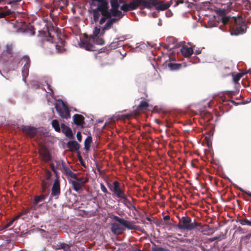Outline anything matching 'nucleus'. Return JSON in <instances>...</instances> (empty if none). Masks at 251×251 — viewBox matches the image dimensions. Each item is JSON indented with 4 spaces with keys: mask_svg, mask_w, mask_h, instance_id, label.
<instances>
[{
    "mask_svg": "<svg viewBox=\"0 0 251 251\" xmlns=\"http://www.w3.org/2000/svg\"><path fill=\"white\" fill-rule=\"evenodd\" d=\"M90 0L91 6H97L88 10L92 15L91 24L98 23L99 25L94 27L92 35L85 33L84 36L89 41L99 45L104 44L103 36L105 31L110 29L113 24L122 18L127 11L136 9L139 6L141 10L145 8L151 9L152 6H155L157 10H165L170 6L168 3L158 0H132L129 3L125 0H110L111 9L109 10L107 0Z\"/></svg>",
    "mask_w": 251,
    "mask_h": 251,
    "instance_id": "f257e3e1",
    "label": "nucleus"
},
{
    "mask_svg": "<svg viewBox=\"0 0 251 251\" xmlns=\"http://www.w3.org/2000/svg\"><path fill=\"white\" fill-rule=\"evenodd\" d=\"M223 23L229 25L231 34L237 35L245 33L246 30V20L242 17H225L223 18Z\"/></svg>",
    "mask_w": 251,
    "mask_h": 251,
    "instance_id": "f03ea898",
    "label": "nucleus"
},
{
    "mask_svg": "<svg viewBox=\"0 0 251 251\" xmlns=\"http://www.w3.org/2000/svg\"><path fill=\"white\" fill-rule=\"evenodd\" d=\"M44 161L48 163L51 170L55 174V176H58V170H63L66 175V170H70L67 167L65 162L60 158H43Z\"/></svg>",
    "mask_w": 251,
    "mask_h": 251,
    "instance_id": "7ed1b4c3",
    "label": "nucleus"
},
{
    "mask_svg": "<svg viewBox=\"0 0 251 251\" xmlns=\"http://www.w3.org/2000/svg\"><path fill=\"white\" fill-rule=\"evenodd\" d=\"M201 223L197 222L195 220L193 222L190 217L183 216L180 220L177 227L181 230L191 231L194 229L197 226H201Z\"/></svg>",
    "mask_w": 251,
    "mask_h": 251,
    "instance_id": "20e7f679",
    "label": "nucleus"
},
{
    "mask_svg": "<svg viewBox=\"0 0 251 251\" xmlns=\"http://www.w3.org/2000/svg\"><path fill=\"white\" fill-rule=\"evenodd\" d=\"M55 109L60 117L64 119H69L71 117L70 110L68 107L63 102L61 105L56 104Z\"/></svg>",
    "mask_w": 251,
    "mask_h": 251,
    "instance_id": "39448f33",
    "label": "nucleus"
},
{
    "mask_svg": "<svg viewBox=\"0 0 251 251\" xmlns=\"http://www.w3.org/2000/svg\"><path fill=\"white\" fill-rule=\"evenodd\" d=\"M113 219L116 221L120 223L121 225H122L123 226L127 228L128 229L135 230L137 229V226L134 225V222H130L126 221L116 215L113 216Z\"/></svg>",
    "mask_w": 251,
    "mask_h": 251,
    "instance_id": "423d86ee",
    "label": "nucleus"
},
{
    "mask_svg": "<svg viewBox=\"0 0 251 251\" xmlns=\"http://www.w3.org/2000/svg\"><path fill=\"white\" fill-rule=\"evenodd\" d=\"M111 190L114 194L118 198L122 199L124 200L126 197L124 191L120 188V183L117 181L113 182Z\"/></svg>",
    "mask_w": 251,
    "mask_h": 251,
    "instance_id": "0eeeda50",
    "label": "nucleus"
},
{
    "mask_svg": "<svg viewBox=\"0 0 251 251\" xmlns=\"http://www.w3.org/2000/svg\"><path fill=\"white\" fill-rule=\"evenodd\" d=\"M231 4L232 2H230V0H228L226 3H223L221 7L218 8L216 10L217 13L219 16H222V19L226 17V15L230 11Z\"/></svg>",
    "mask_w": 251,
    "mask_h": 251,
    "instance_id": "6e6552de",
    "label": "nucleus"
},
{
    "mask_svg": "<svg viewBox=\"0 0 251 251\" xmlns=\"http://www.w3.org/2000/svg\"><path fill=\"white\" fill-rule=\"evenodd\" d=\"M61 193L60 184L59 176H56L54 183L51 188V196L57 199Z\"/></svg>",
    "mask_w": 251,
    "mask_h": 251,
    "instance_id": "1a4fd4ad",
    "label": "nucleus"
},
{
    "mask_svg": "<svg viewBox=\"0 0 251 251\" xmlns=\"http://www.w3.org/2000/svg\"><path fill=\"white\" fill-rule=\"evenodd\" d=\"M66 171L67 176L70 177L71 178L75 179L84 185L88 181V179L87 177L84 176L78 177L77 174L74 173L70 169L66 170Z\"/></svg>",
    "mask_w": 251,
    "mask_h": 251,
    "instance_id": "9d476101",
    "label": "nucleus"
},
{
    "mask_svg": "<svg viewBox=\"0 0 251 251\" xmlns=\"http://www.w3.org/2000/svg\"><path fill=\"white\" fill-rule=\"evenodd\" d=\"M21 129L25 134L31 138L34 137L37 132V129L31 126H22Z\"/></svg>",
    "mask_w": 251,
    "mask_h": 251,
    "instance_id": "9b49d317",
    "label": "nucleus"
},
{
    "mask_svg": "<svg viewBox=\"0 0 251 251\" xmlns=\"http://www.w3.org/2000/svg\"><path fill=\"white\" fill-rule=\"evenodd\" d=\"M51 176L52 174L50 170L48 169L45 170L44 176L45 178L42 180V188L43 191H45L46 189L48 184L47 181L50 179Z\"/></svg>",
    "mask_w": 251,
    "mask_h": 251,
    "instance_id": "f8f14e48",
    "label": "nucleus"
},
{
    "mask_svg": "<svg viewBox=\"0 0 251 251\" xmlns=\"http://www.w3.org/2000/svg\"><path fill=\"white\" fill-rule=\"evenodd\" d=\"M74 124L77 126H83L84 124V117L80 114H75L73 117Z\"/></svg>",
    "mask_w": 251,
    "mask_h": 251,
    "instance_id": "ddd939ff",
    "label": "nucleus"
},
{
    "mask_svg": "<svg viewBox=\"0 0 251 251\" xmlns=\"http://www.w3.org/2000/svg\"><path fill=\"white\" fill-rule=\"evenodd\" d=\"M116 41H114L109 45L105 47L106 51H109L112 50H114L119 47L122 46L121 42L122 40H119L118 39H115Z\"/></svg>",
    "mask_w": 251,
    "mask_h": 251,
    "instance_id": "4468645a",
    "label": "nucleus"
},
{
    "mask_svg": "<svg viewBox=\"0 0 251 251\" xmlns=\"http://www.w3.org/2000/svg\"><path fill=\"white\" fill-rule=\"evenodd\" d=\"M195 47V46L193 48L183 46L181 49V52L185 57H189L193 54Z\"/></svg>",
    "mask_w": 251,
    "mask_h": 251,
    "instance_id": "2eb2a0df",
    "label": "nucleus"
},
{
    "mask_svg": "<svg viewBox=\"0 0 251 251\" xmlns=\"http://www.w3.org/2000/svg\"><path fill=\"white\" fill-rule=\"evenodd\" d=\"M72 185V187L74 190L76 192H79L82 189V188L84 186V185L77 181L75 179L72 180L70 182Z\"/></svg>",
    "mask_w": 251,
    "mask_h": 251,
    "instance_id": "dca6fc26",
    "label": "nucleus"
},
{
    "mask_svg": "<svg viewBox=\"0 0 251 251\" xmlns=\"http://www.w3.org/2000/svg\"><path fill=\"white\" fill-rule=\"evenodd\" d=\"M61 127L62 132L64 133L67 137L72 138L73 137L72 131L69 127L62 124L61 125Z\"/></svg>",
    "mask_w": 251,
    "mask_h": 251,
    "instance_id": "f3484780",
    "label": "nucleus"
},
{
    "mask_svg": "<svg viewBox=\"0 0 251 251\" xmlns=\"http://www.w3.org/2000/svg\"><path fill=\"white\" fill-rule=\"evenodd\" d=\"M209 158H201L200 159L198 158H195L192 160L191 165L193 167L198 168L200 167L201 165H203V164L201 163L200 161H204L206 162L207 160Z\"/></svg>",
    "mask_w": 251,
    "mask_h": 251,
    "instance_id": "a211bd4d",
    "label": "nucleus"
},
{
    "mask_svg": "<svg viewBox=\"0 0 251 251\" xmlns=\"http://www.w3.org/2000/svg\"><path fill=\"white\" fill-rule=\"evenodd\" d=\"M80 46L82 48H83L85 50H94L95 46L92 43L87 42L84 41L82 42Z\"/></svg>",
    "mask_w": 251,
    "mask_h": 251,
    "instance_id": "6ab92c4d",
    "label": "nucleus"
},
{
    "mask_svg": "<svg viewBox=\"0 0 251 251\" xmlns=\"http://www.w3.org/2000/svg\"><path fill=\"white\" fill-rule=\"evenodd\" d=\"M123 203L129 209L132 210L133 209L136 211H138L136 207L131 203V202L126 198H125V199L123 201Z\"/></svg>",
    "mask_w": 251,
    "mask_h": 251,
    "instance_id": "aec40b11",
    "label": "nucleus"
},
{
    "mask_svg": "<svg viewBox=\"0 0 251 251\" xmlns=\"http://www.w3.org/2000/svg\"><path fill=\"white\" fill-rule=\"evenodd\" d=\"M39 33L40 35H43L45 37V40L49 42L50 43H52L53 37L51 36L50 33L48 31V32H46L43 31H39Z\"/></svg>",
    "mask_w": 251,
    "mask_h": 251,
    "instance_id": "412c9836",
    "label": "nucleus"
},
{
    "mask_svg": "<svg viewBox=\"0 0 251 251\" xmlns=\"http://www.w3.org/2000/svg\"><path fill=\"white\" fill-rule=\"evenodd\" d=\"M120 226L116 223H113L111 226V230L115 234H120L121 232Z\"/></svg>",
    "mask_w": 251,
    "mask_h": 251,
    "instance_id": "4be33fe9",
    "label": "nucleus"
},
{
    "mask_svg": "<svg viewBox=\"0 0 251 251\" xmlns=\"http://www.w3.org/2000/svg\"><path fill=\"white\" fill-rule=\"evenodd\" d=\"M56 249L60 250L62 249L64 251H72L71 250V246L66 243H60L56 245Z\"/></svg>",
    "mask_w": 251,
    "mask_h": 251,
    "instance_id": "5701e85b",
    "label": "nucleus"
},
{
    "mask_svg": "<svg viewBox=\"0 0 251 251\" xmlns=\"http://www.w3.org/2000/svg\"><path fill=\"white\" fill-rule=\"evenodd\" d=\"M67 147L71 150H77L79 148V145L75 141H70L67 144Z\"/></svg>",
    "mask_w": 251,
    "mask_h": 251,
    "instance_id": "b1692460",
    "label": "nucleus"
},
{
    "mask_svg": "<svg viewBox=\"0 0 251 251\" xmlns=\"http://www.w3.org/2000/svg\"><path fill=\"white\" fill-rule=\"evenodd\" d=\"M235 188L239 190L241 192L243 193L241 195V197L245 200V201H249L248 197L245 195V194L251 197V193L249 191H246L243 189L242 188L239 187L238 186H235Z\"/></svg>",
    "mask_w": 251,
    "mask_h": 251,
    "instance_id": "393cba45",
    "label": "nucleus"
},
{
    "mask_svg": "<svg viewBox=\"0 0 251 251\" xmlns=\"http://www.w3.org/2000/svg\"><path fill=\"white\" fill-rule=\"evenodd\" d=\"M39 152L42 157H50L48 150L44 146H41L39 149Z\"/></svg>",
    "mask_w": 251,
    "mask_h": 251,
    "instance_id": "a878e982",
    "label": "nucleus"
},
{
    "mask_svg": "<svg viewBox=\"0 0 251 251\" xmlns=\"http://www.w3.org/2000/svg\"><path fill=\"white\" fill-rule=\"evenodd\" d=\"M149 106V104L148 102L146 101L142 100L137 106V110L139 111H142L147 109Z\"/></svg>",
    "mask_w": 251,
    "mask_h": 251,
    "instance_id": "bb28decb",
    "label": "nucleus"
},
{
    "mask_svg": "<svg viewBox=\"0 0 251 251\" xmlns=\"http://www.w3.org/2000/svg\"><path fill=\"white\" fill-rule=\"evenodd\" d=\"M151 251H170L166 248L160 247L157 246L155 244L152 243V246L151 249Z\"/></svg>",
    "mask_w": 251,
    "mask_h": 251,
    "instance_id": "cd10ccee",
    "label": "nucleus"
},
{
    "mask_svg": "<svg viewBox=\"0 0 251 251\" xmlns=\"http://www.w3.org/2000/svg\"><path fill=\"white\" fill-rule=\"evenodd\" d=\"M92 142V138L91 136H88L85 140L84 146L86 150H88L90 149L91 144Z\"/></svg>",
    "mask_w": 251,
    "mask_h": 251,
    "instance_id": "c85d7f7f",
    "label": "nucleus"
},
{
    "mask_svg": "<svg viewBox=\"0 0 251 251\" xmlns=\"http://www.w3.org/2000/svg\"><path fill=\"white\" fill-rule=\"evenodd\" d=\"M46 197V196L44 195H41L36 197L34 198V201L33 202V204L36 205L39 202L43 201L45 200Z\"/></svg>",
    "mask_w": 251,
    "mask_h": 251,
    "instance_id": "c756f323",
    "label": "nucleus"
},
{
    "mask_svg": "<svg viewBox=\"0 0 251 251\" xmlns=\"http://www.w3.org/2000/svg\"><path fill=\"white\" fill-rule=\"evenodd\" d=\"M52 126L57 132H60L61 129L58 121L57 120H53L51 122Z\"/></svg>",
    "mask_w": 251,
    "mask_h": 251,
    "instance_id": "7c9ffc66",
    "label": "nucleus"
},
{
    "mask_svg": "<svg viewBox=\"0 0 251 251\" xmlns=\"http://www.w3.org/2000/svg\"><path fill=\"white\" fill-rule=\"evenodd\" d=\"M6 52L11 56L13 54V45L12 44H7L5 46Z\"/></svg>",
    "mask_w": 251,
    "mask_h": 251,
    "instance_id": "2f4dec72",
    "label": "nucleus"
},
{
    "mask_svg": "<svg viewBox=\"0 0 251 251\" xmlns=\"http://www.w3.org/2000/svg\"><path fill=\"white\" fill-rule=\"evenodd\" d=\"M181 65L178 63H169L168 67L171 70H176L180 68Z\"/></svg>",
    "mask_w": 251,
    "mask_h": 251,
    "instance_id": "473e14b6",
    "label": "nucleus"
},
{
    "mask_svg": "<svg viewBox=\"0 0 251 251\" xmlns=\"http://www.w3.org/2000/svg\"><path fill=\"white\" fill-rule=\"evenodd\" d=\"M22 60L23 62H25L23 67H26V68H29L30 65V59L29 56L27 55H25L22 59Z\"/></svg>",
    "mask_w": 251,
    "mask_h": 251,
    "instance_id": "72a5a7b5",
    "label": "nucleus"
},
{
    "mask_svg": "<svg viewBox=\"0 0 251 251\" xmlns=\"http://www.w3.org/2000/svg\"><path fill=\"white\" fill-rule=\"evenodd\" d=\"M243 6L244 7V8L248 10H251V2L248 0H246L243 1Z\"/></svg>",
    "mask_w": 251,
    "mask_h": 251,
    "instance_id": "f704fd0d",
    "label": "nucleus"
},
{
    "mask_svg": "<svg viewBox=\"0 0 251 251\" xmlns=\"http://www.w3.org/2000/svg\"><path fill=\"white\" fill-rule=\"evenodd\" d=\"M239 222L242 225H247L248 226H251V222L247 219H239Z\"/></svg>",
    "mask_w": 251,
    "mask_h": 251,
    "instance_id": "c9c22d12",
    "label": "nucleus"
},
{
    "mask_svg": "<svg viewBox=\"0 0 251 251\" xmlns=\"http://www.w3.org/2000/svg\"><path fill=\"white\" fill-rule=\"evenodd\" d=\"M29 68L26 67H23L22 69V75L24 78H25L28 75Z\"/></svg>",
    "mask_w": 251,
    "mask_h": 251,
    "instance_id": "e433bc0d",
    "label": "nucleus"
},
{
    "mask_svg": "<svg viewBox=\"0 0 251 251\" xmlns=\"http://www.w3.org/2000/svg\"><path fill=\"white\" fill-rule=\"evenodd\" d=\"M243 76V74L238 73L237 75L233 76V80L235 83H237Z\"/></svg>",
    "mask_w": 251,
    "mask_h": 251,
    "instance_id": "4c0bfd02",
    "label": "nucleus"
},
{
    "mask_svg": "<svg viewBox=\"0 0 251 251\" xmlns=\"http://www.w3.org/2000/svg\"><path fill=\"white\" fill-rule=\"evenodd\" d=\"M202 231H210L212 230L213 229L212 228L210 227L208 225L205 224L202 226Z\"/></svg>",
    "mask_w": 251,
    "mask_h": 251,
    "instance_id": "58836bf2",
    "label": "nucleus"
},
{
    "mask_svg": "<svg viewBox=\"0 0 251 251\" xmlns=\"http://www.w3.org/2000/svg\"><path fill=\"white\" fill-rule=\"evenodd\" d=\"M14 222V221L13 219L8 222L5 225L3 226L2 229H5L10 226L13 224Z\"/></svg>",
    "mask_w": 251,
    "mask_h": 251,
    "instance_id": "ea45409f",
    "label": "nucleus"
},
{
    "mask_svg": "<svg viewBox=\"0 0 251 251\" xmlns=\"http://www.w3.org/2000/svg\"><path fill=\"white\" fill-rule=\"evenodd\" d=\"M237 92L234 91H229L226 92V94L230 97H232L233 96L236 95Z\"/></svg>",
    "mask_w": 251,
    "mask_h": 251,
    "instance_id": "a19ab883",
    "label": "nucleus"
},
{
    "mask_svg": "<svg viewBox=\"0 0 251 251\" xmlns=\"http://www.w3.org/2000/svg\"><path fill=\"white\" fill-rule=\"evenodd\" d=\"M210 163L212 165H215L216 166H218V165H219L218 161L215 158H211Z\"/></svg>",
    "mask_w": 251,
    "mask_h": 251,
    "instance_id": "79ce46f5",
    "label": "nucleus"
},
{
    "mask_svg": "<svg viewBox=\"0 0 251 251\" xmlns=\"http://www.w3.org/2000/svg\"><path fill=\"white\" fill-rule=\"evenodd\" d=\"M221 240V239H220V237H219V236H215L212 238H210L208 239V240L210 242H212L215 240Z\"/></svg>",
    "mask_w": 251,
    "mask_h": 251,
    "instance_id": "37998d69",
    "label": "nucleus"
},
{
    "mask_svg": "<svg viewBox=\"0 0 251 251\" xmlns=\"http://www.w3.org/2000/svg\"><path fill=\"white\" fill-rule=\"evenodd\" d=\"M22 0H13L8 2V4L11 5H16L19 2H20Z\"/></svg>",
    "mask_w": 251,
    "mask_h": 251,
    "instance_id": "c03bdc74",
    "label": "nucleus"
},
{
    "mask_svg": "<svg viewBox=\"0 0 251 251\" xmlns=\"http://www.w3.org/2000/svg\"><path fill=\"white\" fill-rule=\"evenodd\" d=\"M100 188H101V191L103 192H104L105 193H108L107 190L103 184H102V183L100 184Z\"/></svg>",
    "mask_w": 251,
    "mask_h": 251,
    "instance_id": "a18cd8bd",
    "label": "nucleus"
},
{
    "mask_svg": "<svg viewBox=\"0 0 251 251\" xmlns=\"http://www.w3.org/2000/svg\"><path fill=\"white\" fill-rule=\"evenodd\" d=\"M184 2V0H175V4L174 6H176L179 4H182Z\"/></svg>",
    "mask_w": 251,
    "mask_h": 251,
    "instance_id": "49530a36",
    "label": "nucleus"
},
{
    "mask_svg": "<svg viewBox=\"0 0 251 251\" xmlns=\"http://www.w3.org/2000/svg\"><path fill=\"white\" fill-rule=\"evenodd\" d=\"M76 138L79 141L81 142L82 140V136L80 132L78 131L76 133Z\"/></svg>",
    "mask_w": 251,
    "mask_h": 251,
    "instance_id": "de8ad7c7",
    "label": "nucleus"
},
{
    "mask_svg": "<svg viewBox=\"0 0 251 251\" xmlns=\"http://www.w3.org/2000/svg\"><path fill=\"white\" fill-rule=\"evenodd\" d=\"M23 215V213H20L17 216H16L14 218H13L14 221L19 219L21 216Z\"/></svg>",
    "mask_w": 251,
    "mask_h": 251,
    "instance_id": "09e8293b",
    "label": "nucleus"
},
{
    "mask_svg": "<svg viewBox=\"0 0 251 251\" xmlns=\"http://www.w3.org/2000/svg\"><path fill=\"white\" fill-rule=\"evenodd\" d=\"M47 86H48V90H49V91L47 92V93H51L53 92V90H52L51 88V86L50 85V84H47Z\"/></svg>",
    "mask_w": 251,
    "mask_h": 251,
    "instance_id": "8fccbe9b",
    "label": "nucleus"
},
{
    "mask_svg": "<svg viewBox=\"0 0 251 251\" xmlns=\"http://www.w3.org/2000/svg\"><path fill=\"white\" fill-rule=\"evenodd\" d=\"M79 162L81 164V165L84 166V167H86L85 164L83 162V158H78Z\"/></svg>",
    "mask_w": 251,
    "mask_h": 251,
    "instance_id": "3c124183",
    "label": "nucleus"
},
{
    "mask_svg": "<svg viewBox=\"0 0 251 251\" xmlns=\"http://www.w3.org/2000/svg\"><path fill=\"white\" fill-rule=\"evenodd\" d=\"M6 17V15L5 14L4 12H0V18H5Z\"/></svg>",
    "mask_w": 251,
    "mask_h": 251,
    "instance_id": "603ef678",
    "label": "nucleus"
},
{
    "mask_svg": "<svg viewBox=\"0 0 251 251\" xmlns=\"http://www.w3.org/2000/svg\"><path fill=\"white\" fill-rule=\"evenodd\" d=\"M163 219L165 221H168V220H170V216L169 215H166L164 217Z\"/></svg>",
    "mask_w": 251,
    "mask_h": 251,
    "instance_id": "864d4df0",
    "label": "nucleus"
},
{
    "mask_svg": "<svg viewBox=\"0 0 251 251\" xmlns=\"http://www.w3.org/2000/svg\"><path fill=\"white\" fill-rule=\"evenodd\" d=\"M53 46H54L55 47L56 50L59 52V50L61 48V47L58 45H53Z\"/></svg>",
    "mask_w": 251,
    "mask_h": 251,
    "instance_id": "5fc2aeb1",
    "label": "nucleus"
},
{
    "mask_svg": "<svg viewBox=\"0 0 251 251\" xmlns=\"http://www.w3.org/2000/svg\"><path fill=\"white\" fill-rule=\"evenodd\" d=\"M4 12L5 14L6 15V16H8V15H10L11 14V12L10 10H7Z\"/></svg>",
    "mask_w": 251,
    "mask_h": 251,
    "instance_id": "6e6d98bb",
    "label": "nucleus"
},
{
    "mask_svg": "<svg viewBox=\"0 0 251 251\" xmlns=\"http://www.w3.org/2000/svg\"><path fill=\"white\" fill-rule=\"evenodd\" d=\"M158 25L159 26H161L162 25V22L161 19H159V22H158Z\"/></svg>",
    "mask_w": 251,
    "mask_h": 251,
    "instance_id": "4d7b16f0",
    "label": "nucleus"
},
{
    "mask_svg": "<svg viewBox=\"0 0 251 251\" xmlns=\"http://www.w3.org/2000/svg\"><path fill=\"white\" fill-rule=\"evenodd\" d=\"M151 14H152V16L153 18H156L157 17V14L155 12L152 13Z\"/></svg>",
    "mask_w": 251,
    "mask_h": 251,
    "instance_id": "13d9d810",
    "label": "nucleus"
},
{
    "mask_svg": "<svg viewBox=\"0 0 251 251\" xmlns=\"http://www.w3.org/2000/svg\"><path fill=\"white\" fill-rule=\"evenodd\" d=\"M195 52L196 54H200L201 52V51L200 50H196Z\"/></svg>",
    "mask_w": 251,
    "mask_h": 251,
    "instance_id": "bf43d9fd",
    "label": "nucleus"
},
{
    "mask_svg": "<svg viewBox=\"0 0 251 251\" xmlns=\"http://www.w3.org/2000/svg\"><path fill=\"white\" fill-rule=\"evenodd\" d=\"M29 212V210H24L22 211L21 213H23V215L26 214Z\"/></svg>",
    "mask_w": 251,
    "mask_h": 251,
    "instance_id": "052dcab7",
    "label": "nucleus"
},
{
    "mask_svg": "<svg viewBox=\"0 0 251 251\" xmlns=\"http://www.w3.org/2000/svg\"><path fill=\"white\" fill-rule=\"evenodd\" d=\"M230 102L235 105H236L237 104V103H236L235 101L233 100H231Z\"/></svg>",
    "mask_w": 251,
    "mask_h": 251,
    "instance_id": "680f3d73",
    "label": "nucleus"
},
{
    "mask_svg": "<svg viewBox=\"0 0 251 251\" xmlns=\"http://www.w3.org/2000/svg\"><path fill=\"white\" fill-rule=\"evenodd\" d=\"M224 70H226H226L229 71L230 69H229V68L228 67H225L224 68Z\"/></svg>",
    "mask_w": 251,
    "mask_h": 251,
    "instance_id": "e2e57ef3",
    "label": "nucleus"
},
{
    "mask_svg": "<svg viewBox=\"0 0 251 251\" xmlns=\"http://www.w3.org/2000/svg\"><path fill=\"white\" fill-rule=\"evenodd\" d=\"M207 146L209 148L210 146H211V143H209V142H207Z\"/></svg>",
    "mask_w": 251,
    "mask_h": 251,
    "instance_id": "0e129e2a",
    "label": "nucleus"
},
{
    "mask_svg": "<svg viewBox=\"0 0 251 251\" xmlns=\"http://www.w3.org/2000/svg\"><path fill=\"white\" fill-rule=\"evenodd\" d=\"M250 236H251V235H247V236H246V238H247V239H248Z\"/></svg>",
    "mask_w": 251,
    "mask_h": 251,
    "instance_id": "69168bd1",
    "label": "nucleus"
},
{
    "mask_svg": "<svg viewBox=\"0 0 251 251\" xmlns=\"http://www.w3.org/2000/svg\"><path fill=\"white\" fill-rule=\"evenodd\" d=\"M147 220L149 221H151V219L150 218H147Z\"/></svg>",
    "mask_w": 251,
    "mask_h": 251,
    "instance_id": "338daca9",
    "label": "nucleus"
},
{
    "mask_svg": "<svg viewBox=\"0 0 251 251\" xmlns=\"http://www.w3.org/2000/svg\"><path fill=\"white\" fill-rule=\"evenodd\" d=\"M64 42H65V41H62V40L61 41V44H62L63 45H64Z\"/></svg>",
    "mask_w": 251,
    "mask_h": 251,
    "instance_id": "774afa93",
    "label": "nucleus"
}]
</instances>
